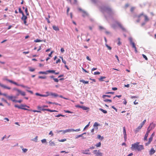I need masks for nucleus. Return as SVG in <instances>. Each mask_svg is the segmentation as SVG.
<instances>
[{
    "mask_svg": "<svg viewBox=\"0 0 156 156\" xmlns=\"http://www.w3.org/2000/svg\"><path fill=\"white\" fill-rule=\"evenodd\" d=\"M140 142H136L134 144H132L131 149L132 151L137 150L138 151H140L144 149L143 145H140Z\"/></svg>",
    "mask_w": 156,
    "mask_h": 156,
    "instance_id": "f257e3e1",
    "label": "nucleus"
},
{
    "mask_svg": "<svg viewBox=\"0 0 156 156\" xmlns=\"http://www.w3.org/2000/svg\"><path fill=\"white\" fill-rule=\"evenodd\" d=\"M144 16V21L146 22H147L149 21V19L148 17L146 15H144V14L143 13H141L138 16H137V17L138 18V19L137 20V22H139L140 21V18L142 16Z\"/></svg>",
    "mask_w": 156,
    "mask_h": 156,
    "instance_id": "f03ea898",
    "label": "nucleus"
},
{
    "mask_svg": "<svg viewBox=\"0 0 156 156\" xmlns=\"http://www.w3.org/2000/svg\"><path fill=\"white\" fill-rule=\"evenodd\" d=\"M129 40L130 41V44L132 45L133 48H134L135 52L136 53L137 52L136 48L135 46V44L134 42H133L132 38L131 37H129Z\"/></svg>",
    "mask_w": 156,
    "mask_h": 156,
    "instance_id": "7ed1b4c3",
    "label": "nucleus"
},
{
    "mask_svg": "<svg viewBox=\"0 0 156 156\" xmlns=\"http://www.w3.org/2000/svg\"><path fill=\"white\" fill-rule=\"evenodd\" d=\"M13 90H15L18 93L16 95V96H18L20 94L22 96H25L26 95L25 93L24 92L22 91L21 90L18 89L16 88H14Z\"/></svg>",
    "mask_w": 156,
    "mask_h": 156,
    "instance_id": "20e7f679",
    "label": "nucleus"
},
{
    "mask_svg": "<svg viewBox=\"0 0 156 156\" xmlns=\"http://www.w3.org/2000/svg\"><path fill=\"white\" fill-rule=\"evenodd\" d=\"M48 105H43L42 106H38L37 107V108L39 110L43 111H49V109L44 108V107L48 108Z\"/></svg>",
    "mask_w": 156,
    "mask_h": 156,
    "instance_id": "39448f33",
    "label": "nucleus"
},
{
    "mask_svg": "<svg viewBox=\"0 0 156 156\" xmlns=\"http://www.w3.org/2000/svg\"><path fill=\"white\" fill-rule=\"evenodd\" d=\"M93 153L96 155L95 156H102V153L99 150H94L93 151Z\"/></svg>",
    "mask_w": 156,
    "mask_h": 156,
    "instance_id": "423d86ee",
    "label": "nucleus"
},
{
    "mask_svg": "<svg viewBox=\"0 0 156 156\" xmlns=\"http://www.w3.org/2000/svg\"><path fill=\"white\" fill-rule=\"evenodd\" d=\"M116 23L123 30V31H126V29L124 28L123 26H122L121 25V24L118 22H116Z\"/></svg>",
    "mask_w": 156,
    "mask_h": 156,
    "instance_id": "0eeeda50",
    "label": "nucleus"
},
{
    "mask_svg": "<svg viewBox=\"0 0 156 156\" xmlns=\"http://www.w3.org/2000/svg\"><path fill=\"white\" fill-rule=\"evenodd\" d=\"M35 94L37 96H39L41 97H46L49 95V93L47 92L46 94H40L38 93H37Z\"/></svg>",
    "mask_w": 156,
    "mask_h": 156,
    "instance_id": "6e6552de",
    "label": "nucleus"
},
{
    "mask_svg": "<svg viewBox=\"0 0 156 156\" xmlns=\"http://www.w3.org/2000/svg\"><path fill=\"white\" fill-rule=\"evenodd\" d=\"M16 96H9L8 97V99L11 100L13 102H15L16 101V100L15 99L16 98Z\"/></svg>",
    "mask_w": 156,
    "mask_h": 156,
    "instance_id": "1a4fd4ad",
    "label": "nucleus"
},
{
    "mask_svg": "<svg viewBox=\"0 0 156 156\" xmlns=\"http://www.w3.org/2000/svg\"><path fill=\"white\" fill-rule=\"evenodd\" d=\"M89 151V149H86L85 150H83L82 151V153L83 154H90V153H89L88 152Z\"/></svg>",
    "mask_w": 156,
    "mask_h": 156,
    "instance_id": "9d476101",
    "label": "nucleus"
},
{
    "mask_svg": "<svg viewBox=\"0 0 156 156\" xmlns=\"http://www.w3.org/2000/svg\"><path fill=\"white\" fill-rule=\"evenodd\" d=\"M153 137L150 136V137L149 139L148 142L145 144L146 146H148L149 144L153 140Z\"/></svg>",
    "mask_w": 156,
    "mask_h": 156,
    "instance_id": "9b49d317",
    "label": "nucleus"
},
{
    "mask_svg": "<svg viewBox=\"0 0 156 156\" xmlns=\"http://www.w3.org/2000/svg\"><path fill=\"white\" fill-rule=\"evenodd\" d=\"M5 80L8 81V82L11 83H13L17 86H19V84H18V83H17L16 82H14L13 81H12V80H9V79H5Z\"/></svg>",
    "mask_w": 156,
    "mask_h": 156,
    "instance_id": "f8f14e48",
    "label": "nucleus"
},
{
    "mask_svg": "<svg viewBox=\"0 0 156 156\" xmlns=\"http://www.w3.org/2000/svg\"><path fill=\"white\" fill-rule=\"evenodd\" d=\"M155 150L153 148H151L150 151V154L152 155L155 153Z\"/></svg>",
    "mask_w": 156,
    "mask_h": 156,
    "instance_id": "ddd939ff",
    "label": "nucleus"
},
{
    "mask_svg": "<svg viewBox=\"0 0 156 156\" xmlns=\"http://www.w3.org/2000/svg\"><path fill=\"white\" fill-rule=\"evenodd\" d=\"M0 86L1 87H3L4 88L7 89H8L9 90H10V89H11V88L10 87H7V86L4 85L3 84H2L0 83Z\"/></svg>",
    "mask_w": 156,
    "mask_h": 156,
    "instance_id": "4468645a",
    "label": "nucleus"
},
{
    "mask_svg": "<svg viewBox=\"0 0 156 156\" xmlns=\"http://www.w3.org/2000/svg\"><path fill=\"white\" fill-rule=\"evenodd\" d=\"M27 19V17L24 15V14H23V15H22V16L21 18V19L22 20H26Z\"/></svg>",
    "mask_w": 156,
    "mask_h": 156,
    "instance_id": "2eb2a0df",
    "label": "nucleus"
},
{
    "mask_svg": "<svg viewBox=\"0 0 156 156\" xmlns=\"http://www.w3.org/2000/svg\"><path fill=\"white\" fill-rule=\"evenodd\" d=\"M105 10L107 12H111L112 11L111 9L109 7L106 8L105 9Z\"/></svg>",
    "mask_w": 156,
    "mask_h": 156,
    "instance_id": "dca6fc26",
    "label": "nucleus"
},
{
    "mask_svg": "<svg viewBox=\"0 0 156 156\" xmlns=\"http://www.w3.org/2000/svg\"><path fill=\"white\" fill-rule=\"evenodd\" d=\"M83 16L85 17L88 15V14L85 11H82Z\"/></svg>",
    "mask_w": 156,
    "mask_h": 156,
    "instance_id": "f3484780",
    "label": "nucleus"
},
{
    "mask_svg": "<svg viewBox=\"0 0 156 156\" xmlns=\"http://www.w3.org/2000/svg\"><path fill=\"white\" fill-rule=\"evenodd\" d=\"M49 95L51 96L52 97H56L58 96V95L55 94L53 93H50Z\"/></svg>",
    "mask_w": 156,
    "mask_h": 156,
    "instance_id": "a211bd4d",
    "label": "nucleus"
},
{
    "mask_svg": "<svg viewBox=\"0 0 156 156\" xmlns=\"http://www.w3.org/2000/svg\"><path fill=\"white\" fill-rule=\"evenodd\" d=\"M53 28L54 30L56 31H58L59 30V29L58 27L57 26H53Z\"/></svg>",
    "mask_w": 156,
    "mask_h": 156,
    "instance_id": "6ab92c4d",
    "label": "nucleus"
},
{
    "mask_svg": "<svg viewBox=\"0 0 156 156\" xmlns=\"http://www.w3.org/2000/svg\"><path fill=\"white\" fill-rule=\"evenodd\" d=\"M80 82H82L83 83L85 84H88L89 83L88 81H85L84 80H80Z\"/></svg>",
    "mask_w": 156,
    "mask_h": 156,
    "instance_id": "aec40b11",
    "label": "nucleus"
},
{
    "mask_svg": "<svg viewBox=\"0 0 156 156\" xmlns=\"http://www.w3.org/2000/svg\"><path fill=\"white\" fill-rule=\"evenodd\" d=\"M65 130H66V133L70 132H73V131H74L73 129H66Z\"/></svg>",
    "mask_w": 156,
    "mask_h": 156,
    "instance_id": "412c9836",
    "label": "nucleus"
},
{
    "mask_svg": "<svg viewBox=\"0 0 156 156\" xmlns=\"http://www.w3.org/2000/svg\"><path fill=\"white\" fill-rule=\"evenodd\" d=\"M81 108L83 110H87L89 109V107L83 106H82Z\"/></svg>",
    "mask_w": 156,
    "mask_h": 156,
    "instance_id": "4be33fe9",
    "label": "nucleus"
},
{
    "mask_svg": "<svg viewBox=\"0 0 156 156\" xmlns=\"http://www.w3.org/2000/svg\"><path fill=\"white\" fill-rule=\"evenodd\" d=\"M54 73L55 74H59V73L58 72L55 73V71L53 70H49V73Z\"/></svg>",
    "mask_w": 156,
    "mask_h": 156,
    "instance_id": "5701e85b",
    "label": "nucleus"
},
{
    "mask_svg": "<svg viewBox=\"0 0 156 156\" xmlns=\"http://www.w3.org/2000/svg\"><path fill=\"white\" fill-rule=\"evenodd\" d=\"M70 2L73 4H77V0H73V2H71V1L70 0Z\"/></svg>",
    "mask_w": 156,
    "mask_h": 156,
    "instance_id": "b1692460",
    "label": "nucleus"
},
{
    "mask_svg": "<svg viewBox=\"0 0 156 156\" xmlns=\"http://www.w3.org/2000/svg\"><path fill=\"white\" fill-rule=\"evenodd\" d=\"M142 126H140V125L139 126H138L137 128L135 130L136 133L138 131V129H140L142 128Z\"/></svg>",
    "mask_w": 156,
    "mask_h": 156,
    "instance_id": "393cba45",
    "label": "nucleus"
},
{
    "mask_svg": "<svg viewBox=\"0 0 156 156\" xmlns=\"http://www.w3.org/2000/svg\"><path fill=\"white\" fill-rule=\"evenodd\" d=\"M106 78V77L105 76H101L100 78L99 79V80L100 81H103V79H105Z\"/></svg>",
    "mask_w": 156,
    "mask_h": 156,
    "instance_id": "a878e982",
    "label": "nucleus"
},
{
    "mask_svg": "<svg viewBox=\"0 0 156 156\" xmlns=\"http://www.w3.org/2000/svg\"><path fill=\"white\" fill-rule=\"evenodd\" d=\"M21 148L22 149V150L24 153L26 152L28 150L27 149L23 148V146L21 147Z\"/></svg>",
    "mask_w": 156,
    "mask_h": 156,
    "instance_id": "bb28decb",
    "label": "nucleus"
},
{
    "mask_svg": "<svg viewBox=\"0 0 156 156\" xmlns=\"http://www.w3.org/2000/svg\"><path fill=\"white\" fill-rule=\"evenodd\" d=\"M99 110L102 111L104 113L106 114L107 113V111L104 110L102 108H99Z\"/></svg>",
    "mask_w": 156,
    "mask_h": 156,
    "instance_id": "cd10ccee",
    "label": "nucleus"
},
{
    "mask_svg": "<svg viewBox=\"0 0 156 156\" xmlns=\"http://www.w3.org/2000/svg\"><path fill=\"white\" fill-rule=\"evenodd\" d=\"M148 136V134H147L146 133L145 134V135L144 136V141H147V137Z\"/></svg>",
    "mask_w": 156,
    "mask_h": 156,
    "instance_id": "c85d7f7f",
    "label": "nucleus"
},
{
    "mask_svg": "<svg viewBox=\"0 0 156 156\" xmlns=\"http://www.w3.org/2000/svg\"><path fill=\"white\" fill-rule=\"evenodd\" d=\"M98 139H101V140H102L104 138L103 136H101L100 135H98Z\"/></svg>",
    "mask_w": 156,
    "mask_h": 156,
    "instance_id": "c756f323",
    "label": "nucleus"
},
{
    "mask_svg": "<svg viewBox=\"0 0 156 156\" xmlns=\"http://www.w3.org/2000/svg\"><path fill=\"white\" fill-rule=\"evenodd\" d=\"M118 42L117 44L119 45H120L121 44V42L120 41V38H118Z\"/></svg>",
    "mask_w": 156,
    "mask_h": 156,
    "instance_id": "7c9ffc66",
    "label": "nucleus"
},
{
    "mask_svg": "<svg viewBox=\"0 0 156 156\" xmlns=\"http://www.w3.org/2000/svg\"><path fill=\"white\" fill-rule=\"evenodd\" d=\"M111 97V96L110 95H103L102 96V98H105V97H108V98H110Z\"/></svg>",
    "mask_w": 156,
    "mask_h": 156,
    "instance_id": "2f4dec72",
    "label": "nucleus"
},
{
    "mask_svg": "<svg viewBox=\"0 0 156 156\" xmlns=\"http://www.w3.org/2000/svg\"><path fill=\"white\" fill-rule=\"evenodd\" d=\"M104 101H105V102H108V101H109L110 102H111L112 101L111 100L109 99H105L104 100Z\"/></svg>",
    "mask_w": 156,
    "mask_h": 156,
    "instance_id": "473e14b6",
    "label": "nucleus"
},
{
    "mask_svg": "<svg viewBox=\"0 0 156 156\" xmlns=\"http://www.w3.org/2000/svg\"><path fill=\"white\" fill-rule=\"evenodd\" d=\"M101 144L100 142H99L97 144L95 145V146H96L97 147H99L101 146Z\"/></svg>",
    "mask_w": 156,
    "mask_h": 156,
    "instance_id": "72a5a7b5",
    "label": "nucleus"
},
{
    "mask_svg": "<svg viewBox=\"0 0 156 156\" xmlns=\"http://www.w3.org/2000/svg\"><path fill=\"white\" fill-rule=\"evenodd\" d=\"M0 95H3L5 96L8 99V97H9V96L7 94H5V93H3V94L2 93V94H0Z\"/></svg>",
    "mask_w": 156,
    "mask_h": 156,
    "instance_id": "f704fd0d",
    "label": "nucleus"
},
{
    "mask_svg": "<svg viewBox=\"0 0 156 156\" xmlns=\"http://www.w3.org/2000/svg\"><path fill=\"white\" fill-rule=\"evenodd\" d=\"M42 41V40L38 39H37L36 40H34V42H41Z\"/></svg>",
    "mask_w": 156,
    "mask_h": 156,
    "instance_id": "c9c22d12",
    "label": "nucleus"
},
{
    "mask_svg": "<svg viewBox=\"0 0 156 156\" xmlns=\"http://www.w3.org/2000/svg\"><path fill=\"white\" fill-rule=\"evenodd\" d=\"M29 71L31 72H33L35 71V69L31 67H29Z\"/></svg>",
    "mask_w": 156,
    "mask_h": 156,
    "instance_id": "e433bc0d",
    "label": "nucleus"
},
{
    "mask_svg": "<svg viewBox=\"0 0 156 156\" xmlns=\"http://www.w3.org/2000/svg\"><path fill=\"white\" fill-rule=\"evenodd\" d=\"M37 138H38V136H36L34 139L32 140L34 141L35 142H37Z\"/></svg>",
    "mask_w": 156,
    "mask_h": 156,
    "instance_id": "4c0bfd02",
    "label": "nucleus"
},
{
    "mask_svg": "<svg viewBox=\"0 0 156 156\" xmlns=\"http://www.w3.org/2000/svg\"><path fill=\"white\" fill-rule=\"evenodd\" d=\"M60 58H61L62 60V62L65 64H66V61L65 60H64L62 57H60Z\"/></svg>",
    "mask_w": 156,
    "mask_h": 156,
    "instance_id": "58836bf2",
    "label": "nucleus"
},
{
    "mask_svg": "<svg viewBox=\"0 0 156 156\" xmlns=\"http://www.w3.org/2000/svg\"><path fill=\"white\" fill-rule=\"evenodd\" d=\"M19 13H21L22 14V15H23V14H24L23 12L21 10V8H19Z\"/></svg>",
    "mask_w": 156,
    "mask_h": 156,
    "instance_id": "ea45409f",
    "label": "nucleus"
},
{
    "mask_svg": "<svg viewBox=\"0 0 156 156\" xmlns=\"http://www.w3.org/2000/svg\"><path fill=\"white\" fill-rule=\"evenodd\" d=\"M105 46L106 47L108 48V49L109 50H111L112 49V48L110 46H108L107 44H106Z\"/></svg>",
    "mask_w": 156,
    "mask_h": 156,
    "instance_id": "a19ab883",
    "label": "nucleus"
},
{
    "mask_svg": "<svg viewBox=\"0 0 156 156\" xmlns=\"http://www.w3.org/2000/svg\"><path fill=\"white\" fill-rule=\"evenodd\" d=\"M20 85L19 86H20L21 87H23V88H27L28 89H30V88L29 87H28L27 86H25L23 85Z\"/></svg>",
    "mask_w": 156,
    "mask_h": 156,
    "instance_id": "79ce46f5",
    "label": "nucleus"
},
{
    "mask_svg": "<svg viewBox=\"0 0 156 156\" xmlns=\"http://www.w3.org/2000/svg\"><path fill=\"white\" fill-rule=\"evenodd\" d=\"M25 11L26 13V15L27 16V15H29V13L28 12V10H27V8H26L25 9Z\"/></svg>",
    "mask_w": 156,
    "mask_h": 156,
    "instance_id": "37998d69",
    "label": "nucleus"
},
{
    "mask_svg": "<svg viewBox=\"0 0 156 156\" xmlns=\"http://www.w3.org/2000/svg\"><path fill=\"white\" fill-rule=\"evenodd\" d=\"M142 56L143 57L145 58V59L146 60H148V58H147V56L144 55V54H142Z\"/></svg>",
    "mask_w": 156,
    "mask_h": 156,
    "instance_id": "c03bdc74",
    "label": "nucleus"
},
{
    "mask_svg": "<svg viewBox=\"0 0 156 156\" xmlns=\"http://www.w3.org/2000/svg\"><path fill=\"white\" fill-rule=\"evenodd\" d=\"M123 134H126V128H125V127H123Z\"/></svg>",
    "mask_w": 156,
    "mask_h": 156,
    "instance_id": "a18cd8bd",
    "label": "nucleus"
},
{
    "mask_svg": "<svg viewBox=\"0 0 156 156\" xmlns=\"http://www.w3.org/2000/svg\"><path fill=\"white\" fill-rule=\"evenodd\" d=\"M66 139H64L59 140V141L60 142H63L66 141Z\"/></svg>",
    "mask_w": 156,
    "mask_h": 156,
    "instance_id": "49530a36",
    "label": "nucleus"
},
{
    "mask_svg": "<svg viewBox=\"0 0 156 156\" xmlns=\"http://www.w3.org/2000/svg\"><path fill=\"white\" fill-rule=\"evenodd\" d=\"M62 132V133L63 134H64L65 133H66L65 130H60L58 132Z\"/></svg>",
    "mask_w": 156,
    "mask_h": 156,
    "instance_id": "de8ad7c7",
    "label": "nucleus"
},
{
    "mask_svg": "<svg viewBox=\"0 0 156 156\" xmlns=\"http://www.w3.org/2000/svg\"><path fill=\"white\" fill-rule=\"evenodd\" d=\"M124 137L125 141H126L127 139V135L126 134H124Z\"/></svg>",
    "mask_w": 156,
    "mask_h": 156,
    "instance_id": "09e8293b",
    "label": "nucleus"
},
{
    "mask_svg": "<svg viewBox=\"0 0 156 156\" xmlns=\"http://www.w3.org/2000/svg\"><path fill=\"white\" fill-rule=\"evenodd\" d=\"M31 111L33 112H39V113L41 112V111H37V110H32V111Z\"/></svg>",
    "mask_w": 156,
    "mask_h": 156,
    "instance_id": "8fccbe9b",
    "label": "nucleus"
},
{
    "mask_svg": "<svg viewBox=\"0 0 156 156\" xmlns=\"http://www.w3.org/2000/svg\"><path fill=\"white\" fill-rule=\"evenodd\" d=\"M21 109H24L25 110H27V111H32L31 109H27V108H23V107H22L21 108Z\"/></svg>",
    "mask_w": 156,
    "mask_h": 156,
    "instance_id": "3c124183",
    "label": "nucleus"
},
{
    "mask_svg": "<svg viewBox=\"0 0 156 156\" xmlns=\"http://www.w3.org/2000/svg\"><path fill=\"white\" fill-rule=\"evenodd\" d=\"M21 109H24L25 110H27V111H32L31 109H27V108H23V107H22L21 108Z\"/></svg>",
    "mask_w": 156,
    "mask_h": 156,
    "instance_id": "603ef678",
    "label": "nucleus"
},
{
    "mask_svg": "<svg viewBox=\"0 0 156 156\" xmlns=\"http://www.w3.org/2000/svg\"><path fill=\"white\" fill-rule=\"evenodd\" d=\"M82 135L80 134V135H77V136H76V137L75 138H76V139H77L80 137H82Z\"/></svg>",
    "mask_w": 156,
    "mask_h": 156,
    "instance_id": "864d4df0",
    "label": "nucleus"
},
{
    "mask_svg": "<svg viewBox=\"0 0 156 156\" xmlns=\"http://www.w3.org/2000/svg\"><path fill=\"white\" fill-rule=\"evenodd\" d=\"M123 100H124V101H123V103L124 105H126V103H127V101H126V99L125 98Z\"/></svg>",
    "mask_w": 156,
    "mask_h": 156,
    "instance_id": "5fc2aeb1",
    "label": "nucleus"
},
{
    "mask_svg": "<svg viewBox=\"0 0 156 156\" xmlns=\"http://www.w3.org/2000/svg\"><path fill=\"white\" fill-rule=\"evenodd\" d=\"M149 127L147 129V131L146 133V134L147 133V134H148V135H149V133L150 131V130L149 129Z\"/></svg>",
    "mask_w": 156,
    "mask_h": 156,
    "instance_id": "6e6d98bb",
    "label": "nucleus"
},
{
    "mask_svg": "<svg viewBox=\"0 0 156 156\" xmlns=\"http://www.w3.org/2000/svg\"><path fill=\"white\" fill-rule=\"evenodd\" d=\"M122 96V95H116L114 97V98H113L114 99L115 97H118L119 98H120Z\"/></svg>",
    "mask_w": 156,
    "mask_h": 156,
    "instance_id": "4d7b16f0",
    "label": "nucleus"
},
{
    "mask_svg": "<svg viewBox=\"0 0 156 156\" xmlns=\"http://www.w3.org/2000/svg\"><path fill=\"white\" fill-rule=\"evenodd\" d=\"M98 126V123L97 122H95L94 125V126Z\"/></svg>",
    "mask_w": 156,
    "mask_h": 156,
    "instance_id": "13d9d810",
    "label": "nucleus"
},
{
    "mask_svg": "<svg viewBox=\"0 0 156 156\" xmlns=\"http://www.w3.org/2000/svg\"><path fill=\"white\" fill-rule=\"evenodd\" d=\"M73 130L74 131H73V132H74V131H75V132H78V131H79L80 130V129H76V130H75L73 129Z\"/></svg>",
    "mask_w": 156,
    "mask_h": 156,
    "instance_id": "bf43d9fd",
    "label": "nucleus"
},
{
    "mask_svg": "<svg viewBox=\"0 0 156 156\" xmlns=\"http://www.w3.org/2000/svg\"><path fill=\"white\" fill-rule=\"evenodd\" d=\"M53 80L55 82H58V80L57 78H53Z\"/></svg>",
    "mask_w": 156,
    "mask_h": 156,
    "instance_id": "052dcab7",
    "label": "nucleus"
},
{
    "mask_svg": "<svg viewBox=\"0 0 156 156\" xmlns=\"http://www.w3.org/2000/svg\"><path fill=\"white\" fill-rule=\"evenodd\" d=\"M100 74V73L99 72H95L94 73V74L95 75H99Z\"/></svg>",
    "mask_w": 156,
    "mask_h": 156,
    "instance_id": "680f3d73",
    "label": "nucleus"
},
{
    "mask_svg": "<svg viewBox=\"0 0 156 156\" xmlns=\"http://www.w3.org/2000/svg\"><path fill=\"white\" fill-rule=\"evenodd\" d=\"M64 112L66 113H72L73 112L68 110H65Z\"/></svg>",
    "mask_w": 156,
    "mask_h": 156,
    "instance_id": "e2e57ef3",
    "label": "nucleus"
},
{
    "mask_svg": "<svg viewBox=\"0 0 156 156\" xmlns=\"http://www.w3.org/2000/svg\"><path fill=\"white\" fill-rule=\"evenodd\" d=\"M41 142L42 143H45L46 142V140L45 139H44L41 140Z\"/></svg>",
    "mask_w": 156,
    "mask_h": 156,
    "instance_id": "0e129e2a",
    "label": "nucleus"
},
{
    "mask_svg": "<svg viewBox=\"0 0 156 156\" xmlns=\"http://www.w3.org/2000/svg\"><path fill=\"white\" fill-rule=\"evenodd\" d=\"M23 21L24 23V24H25V25L27 26V25H28V24H27V22L26 20H23Z\"/></svg>",
    "mask_w": 156,
    "mask_h": 156,
    "instance_id": "69168bd1",
    "label": "nucleus"
},
{
    "mask_svg": "<svg viewBox=\"0 0 156 156\" xmlns=\"http://www.w3.org/2000/svg\"><path fill=\"white\" fill-rule=\"evenodd\" d=\"M90 122H89V123H88V124L87 125L85 126V127H84V130L86 128H87V127H88L89 126V124H90Z\"/></svg>",
    "mask_w": 156,
    "mask_h": 156,
    "instance_id": "338daca9",
    "label": "nucleus"
},
{
    "mask_svg": "<svg viewBox=\"0 0 156 156\" xmlns=\"http://www.w3.org/2000/svg\"><path fill=\"white\" fill-rule=\"evenodd\" d=\"M61 62V60L60 59H58V60H57V61L56 62V63H58L60 62Z\"/></svg>",
    "mask_w": 156,
    "mask_h": 156,
    "instance_id": "774afa93",
    "label": "nucleus"
}]
</instances>
